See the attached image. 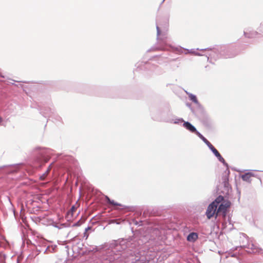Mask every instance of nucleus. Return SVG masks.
Listing matches in <instances>:
<instances>
[{"instance_id":"1","label":"nucleus","mask_w":263,"mask_h":263,"mask_svg":"<svg viewBox=\"0 0 263 263\" xmlns=\"http://www.w3.org/2000/svg\"><path fill=\"white\" fill-rule=\"evenodd\" d=\"M136 246V242L132 239L114 240L109 244L108 249L101 255L99 263H114L119 258L123 251L126 249L132 251Z\"/></svg>"},{"instance_id":"2","label":"nucleus","mask_w":263,"mask_h":263,"mask_svg":"<svg viewBox=\"0 0 263 263\" xmlns=\"http://www.w3.org/2000/svg\"><path fill=\"white\" fill-rule=\"evenodd\" d=\"M52 155V150L46 147H37L34 149V161L41 167L42 164L47 162Z\"/></svg>"},{"instance_id":"3","label":"nucleus","mask_w":263,"mask_h":263,"mask_svg":"<svg viewBox=\"0 0 263 263\" xmlns=\"http://www.w3.org/2000/svg\"><path fill=\"white\" fill-rule=\"evenodd\" d=\"M224 49V47H220V45H215L212 48L210 47L204 49L197 48L196 50L202 51H207L208 52L206 53L205 57L207 58L208 61L213 63L212 60L216 61L217 59L222 58L220 52H222Z\"/></svg>"},{"instance_id":"4","label":"nucleus","mask_w":263,"mask_h":263,"mask_svg":"<svg viewBox=\"0 0 263 263\" xmlns=\"http://www.w3.org/2000/svg\"><path fill=\"white\" fill-rule=\"evenodd\" d=\"M154 50H172L173 51H176L178 54H181L183 52V50H185L186 51L185 52V54H186L187 53H192L195 55V53L196 52L194 49H187L184 48H182L180 46L178 47H174L171 45H168L166 43H161L160 45L158 48H154Z\"/></svg>"},{"instance_id":"5","label":"nucleus","mask_w":263,"mask_h":263,"mask_svg":"<svg viewBox=\"0 0 263 263\" xmlns=\"http://www.w3.org/2000/svg\"><path fill=\"white\" fill-rule=\"evenodd\" d=\"M23 163H18L9 165H3L0 166V174H12L17 172L20 168V166Z\"/></svg>"},{"instance_id":"6","label":"nucleus","mask_w":263,"mask_h":263,"mask_svg":"<svg viewBox=\"0 0 263 263\" xmlns=\"http://www.w3.org/2000/svg\"><path fill=\"white\" fill-rule=\"evenodd\" d=\"M220 47H224L225 49L223 51L220 52L222 58H231L235 57L237 54V52L235 51L234 48L229 45H220Z\"/></svg>"},{"instance_id":"7","label":"nucleus","mask_w":263,"mask_h":263,"mask_svg":"<svg viewBox=\"0 0 263 263\" xmlns=\"http://www.w3.org/2000/svg\"><path fill=\"white\" fill-rule=\"evenodd\" d=\"M227 168L222 174V184L223 185L224 191L229 192L230 189H231V186L229 184V176L230 172L228 167H226Z\"/></svg>"},{"instance_id":"8","label":"nucleus","mask_w":263,"mask_h":263,"mask_svg":"<svg viewBox=\"0 0 263 263\" xmlns=\"http://www.w3.org/2000/svg\"><path fill=\"white\" fill-rule=\"evenodd\" d=\"M166 220H159L157 221V224L155 225L153 228L154 231L155 232L156 235H159L161 233V230H164L168 228L167 225Z\"/></svg>"},{"instance_id":"9","label":"nucleus","mask_w":263,"mask_h":263,"mask_svg":"<svg viewBox=\"0 0 263 263\" xmlns=\"http://www.w3.org/2000/svg\"><path fill=\"white\" fill-rule=\"evenodd\" d=\"M40 113L45 118H49L55 115L54 109L50 107H42L40 108Z\"/></svg>"},{"instance_id":"10","label":"nucleus","mask_w":263,"mask_h":263,"mask_svg":"<svg viewBox=\"0 0 263 263\" xmlns=\"http://www.w3.org/2000/svg\"><path fill=\"white\" fill-rule=\"evenodd\" d=\"M231 205V202L228 200H226L223 201L219 205L218 208H217L216 214V218L218 216V215L221 213V212L228 211V209L230 207Z\"/></svg>"},{"instance_id":"11","label":"nucleus","mask_w":263,"mask_h":263,"mask_svg":"<svg viewBox=\"0 0 263 263\" xmlns=\"http://www.w3.org/2000/svg\"><path fill=\"white\" fill-rule=\"evenodd\" d=\"M243 34L246 38L248 39H255L260 35L258 31H255L251 28H245L243 31Z\"/></svg>"},{"instance_id":"12","label":"nucleus","mask_w":263,"mask_h":263,"mask_svg":"<svg viewBox=\"0 0 263 263\" xmlns=\"http://www.w3.org/2000/svg\"><path fill=\"white\" fill-rule=\"evenodd\" d=\"M217 206L214 204V203H211L206 211L205 215L208 219H211L215 215H216Z\"/></svg>"},{"instance_id":"13","label":"nucleus","mask_w":263,"mask_h":263,"mask_svg":"<svg viewBox=\"0 0 263 263\" xmlns=\"http://www.w3.org/2000/svg\"><path fill=\"white\" fill-rule=\"evenodd\" d=\"M209 148L220 162L222 163L226 167H228V164L212 144L209 146Z\"/></svg>"},{"instance_id":"14","label":"nucleus","mask_w":263,"mask_h":263,"mask_svg":"<svg viewBox=\"0 0 263 263\" xmlns=\"http://www.w3.org/2000/svg\"><path fill=\"white\" fill-rule=\"evenodd\" d=\"M149 64L147 62H139L135 65L136 67L135 70L139 71L140 70H145L149 67Z\"/></svg>"},{"instance_id":"15","label":"nucleus","mask_w":263,"mask_h":263,"mask_svg":"<svg viewBox=\"0 0 263 263\" xmlns=\"http://www.w3.org/2000/svg\"><path fill=\"white\" fill-rule=\"evenodd\" d=\"M186 93L188 95L189 98L190 100H191L192 102H193L194 103H195L198 107L201 109H203L202 106L200 104L199 101H198V99L196 97V96L195 95H193L190 92H189L186 91H185Z\"/></svg>"},{"instance_id":"16","label":"nucleus","mask_w":263,"mask_h":263,"mask_svg":"<svg viewBox=\"0 0 263 263\" xmlns=\"http://www.w3.org/2000/svg\"><path fill=\"white\" fill-rule=\"evenodd\" d=\"M183 126L185 129L190 131L191 133H194L195 132H196V128L190 122L184 121L183 123Z\"/></svg>"},{"instance_id":"17","label":"nucleus","mask_w":263,"mask_h":263,"mask_svg":"<svg viewBox=\"0 0 263 263\" xmlns=\"http://www.w3.org/2000/svg\"><path fill=\"white\" fill-rule=\"evenodd\" d=\"M164 121L165 122H169V123H173L174 124H180V123H181L182 122L184 123V121L183 120V119L182 118H175V120H174L173 119H171V118H166L164 119Z\"/></svg>"},{"instance_id":"18","label":"nucleus","mask_w":263,"mask_h":263,"mask_svg":"<svg viewBox=\"0 0 263 263\" xmlns=\"http://www.w3.org/2000/svg\"><path fill=\"white\" fill-rule=\"evenodd\" d=\"M198 238V234L195 232L190 233L187 236L186 239L190 242H194Z\"/></svg>"},{"instance_id":"19","label":"nucleus","mask_w":263,"mask_h":263,"mask_svg":"<svg viewBox=\"0 0 263 263\" xmlns=\"http://www.w3.org/2000/svg\"><path fill=\"white\" fill-rule=\"evenodd\" d=\"M226 200L224 197L222 195H219L212 203H214V204L217 206L219 204H220L223 201Z\"/></svg>"},{"instance_id":"20","label":"nucleus","mask_w":263,"mask_h":263,"mask_svg":"<svg viewBox=\"0 0 263 263\" xmlns=\"http://www.w3.org/2000/svg\"><path fill=\"white\" fill-rule=\"evenodd\" d=\"M105 199L107 203L109 204H111L112 205H118V206H122L120 203H119L117 202H115L113 200H111L107 196H105Z\"/></svg>"},{"instance_id":"21","label":"nucleus","mask_w":263,"mask_h":263,"mask_svg":"<svg viewBox=\"0 0 263 263\" xmlns=\"http://www.w3.org/2000/svg\"><path fill=\"white\" fill-rule=\"evenodd\" d=\"M241 178L243 181H246L248 183L251 182V179L250 176V174L248 173H246L242 175Z\"/></svg>"},{"instance_id":"22","label":"nucleus","mask_w":263,"mask_h":263,"mask_svg":"<svg viewBox=\"0 0 263 263\" xmlns=\"http://www.w3.org/2000/svg\"><path fill=\"white\" fill-rule=\"evenodd\" d=\"M158 21H159V23H157V25H156V29H157V40H159V36L161 34V30H160V29L159 27V25H160V18H159L158 19Z\"/></svg>"},{"instance_id":"23","label":"nucleus","mask_w":263,"mask_h":263,"mask_svg":"<svg viewBox=\"0 0 263 263\" xmlns=\"http://www.w3.org/2000/svg\"><path fill=\"white\" fill-rule=\"evenodd\" d=\"M76 210V206L74 205H72L71 207L70 210L67 212L66 218L67 219L69 218V217L70 215L72 216L73 214V212H75Z\"/></svg>"},{"instance_id":"24","label":"nucleus","mask_w":263,"mask_h":263,"mask_svg":"<svg viewBox=\"0 0 263 263\" xmlns=\"http://www.w3.org/2000/svg\"><path fill=\"white\" fill-rule=\"evenodd\" d=\"M257 31L260 35L263 36V21L260 23L259 26L257 28Z\"/></svg>"},{"instance_id":"25","label":"nucleus","mask_w":263,"mask_h":263,"mask_svg":"<svg viewBox=\"0 0 263 263\" xmlns=\"http://www.w3.org/2000/svg\"><path fill=\"white\" fill-rule=\"evenodd\" d=\"M85 221V219H82L81 218L77 222L72 224V227H79Z\"/></svg>"},{"instance_id":"26","label":"nucleus","mask_w":263,"mask_h":263,"mask_svg":"<svg viewBox=\"0 0 263 263\" xmlns=\"http://www.w3.org/2000/svg\"><path fill=\"white\" fill-rule=\"evenodd\" d=\"M54 248H52L51 249H50V247H47L46 248V249L44 251V253L45 254V253H47L48 252V251L52 253L53 252H54Z\"/></svg>"},{"instance_id":"27","label":"nucleus","mask_w":263,"mask_h":263,"mask_svg":"<svg viewBox=\"0 0 263 263\" xmlns=\"http://www.w3.org/2000/svg\"><path fill=\"white\" fill-rule=\"evenodd\" d=\"M194 133L201 140H202L203 139V138H204V137L200 132H199L197 129H196V132H195Z\"/></svg>"},{"instance_id":"28","label":"nucleus","mask_w":263,"mask_h":263,"mask_svg":"<svg viewBox=\"0 0 263 263\" xmlns=\"http://www.w3.org/2000/svg\"><path fill=\"white\" fill-rule=\"evenodd\" d=\"M194 133L201 140H202L203 139V138H204V137L200 132H199L197 129H196V132H195Z\"/></svg>"},{"instance_id":"29","label":"nucleus","mask_w":263,"mask_h":263,"mask_svg":"<svg viewBox=\"0 0 263 263\" xmlns=\"http://www.w3.org/2000/svg\"><path fill=\"white\" fill-rule=\"evenodd\" d=\"M194 133L201 140H202L203 139V138H204V137L200 132H199L197 129H196V132H195Z\"/></svg>"},{"instance_id":"30","label":"nucleus","mask_w":263,"mask_h":263,"mask_svg":"<svg viewBox=\"0 0 263 263\" xmlns=\"http://www.w3.org/2000/svg\"><path fill=\"white\" fill-rule=\"evenodd\" d=\"M194 133L201 140H202L203 139V138H204V137L200 132H199L197 129H196V132H195Z\"/></svg>"},{"instance_id":"31","label":"nucleus","mask_w":263,"mask_h":263,"mask_svg":"<svg viewBox=\"0 0 263 263\" xmlns=\"http://www.w3.org/2000/svg\"><path fill=\"white\" fill-rule=\"evenodd\" d=\"M194 133L201 140H202L203 139V138H204V137L200 132H199L197 129H196V132H195Z\"/></svg>"},{"instance_id":"32","label":"nucleus","mask_w":263,"mask_h":263,"mask_svg":"<svg viewBox=\"0 0 263 263\" xmlns=\"http://www.w3.org/2000/svg\"><path fill=\"white\" fill-rule=\"evenodd\" d=\"M48 173L49 172H47L46 171L44 173H43L41 176H40V179L42 180H44L47 176Z\"/></svg>"},{"instance_id":"33","label":"nucleus","mask_w":263,"mask_h":263,"mask_svg":"<svg viewBox=\"0 0 263 263\" xmlns=\"http://www.w3.org/2000/svg\"><path fill=\"white\" fill-rule=\"evenodd\" d=\"M109 223H116L117 224H119L120 222H119L117 219H111L109 220Z\"/></svg>"},{"instance_id":"34","label":"nucleus","mask_w":263,"mask_h":263,"mask_svg":"<svg viewBox=\"0 0 263 263\" xmlns=\"http://www.w3.org/2000/svg\"><path fill=\"white\" fill-rule=\"evenodd\" d=\"M134 223L135 225L140 226L143 224V221L141 220H140L139 221L136 220L135 221H134Z\"/></svg>"},{"instance_id":"35","label":"nucleus","mask_w":263,"mask_h":263,"mask_svg":"<svg viewBox=\"0 0 263 263\" xmlns=\"http://www.w3.org/2000/svg\"><path fill=\"white\" fill-rule=\"evenodd\" d=\"M227 212H228V211H224L221 212V213H220L222 215V217L224 219L226 218L227 215Z\"/></svg>"},{"instance_id":"36","label":"nucleus","mask_w":263,"mask_h":263,"mask_svg":"<svg viewBox=\"0 0 263 263\" xmlns=\"http://www.w3.org/2000/svg\"><path fill=\"white\" fill-rule=\"evenodd\" d=\"M155 110H154V111H152V112H151V116H152V118L154 120H158V119H157V118L156 117H155Z\"/></svg>"},{"instance_id":"37","label":"nucleus","mask_w":263,"mask_h":263,"mask_svg":"<svg viewBox=\"0 0 263 263\" xmlns=\"http://www.w3.org/2000/svg\"><path fill=\"white\" fill-rule=\"evenodd\" d=\"M169 17H170L169 13L166 14V15L165 16V23L166 24L168 23V20H169Z\"/></svg>"},{"instance_id":"38","label":"nucleus","mask_w":263,"mask_h":263,"mask_svg":"<svg viewBox=\"0 0 263 263\" xmlns=\"http://www.w3.org/2000/svg\"><path fill=\"white\" fill-rule=\"evenodd\" d=\"M203 142L208 146V147L209 146L212 145V144L206 139H205V140Z\"/></svg>"},{"instance_id":"39","label":"nucleus","mask_w":263,"mask_h":263,"mask_svg":"<svg viewBox=\"0 0 263 263\" xmlns=\"http://www.w3.org/2000/svg\"><path fill=\"white\" fill-rule=\"evenodd\" d=\"M203 142L208 146V147L209 146L212 145V144L206 139H205V140Z\"/></svg>"},{"instance_id":"40","label":"nucleus","mask_w":263,"mask_h":263,"mask_svg":"<svg viewBox=\"0 0 263 263\" xmlns=\"http://www.w3.org/2000/svg\"><path fill=\"white\" fill-rule=\"evenodd\" d=\"M247 248L249 249H251V250H254L255 249V246L253 244H249Z\"/></svg>"},{"instance_id":"41","label":"nucleus","mask_w":263,"mask_h":263,"mask_svg":"<svg viewBox=\"0 0 263 263\" xmlns=\"http://www.w3.org/2000/svg\"><path fill=\"white\" fill-rule=\"evenodd\" d=\"M135 263H149V261L147 260H139V261L136 262Z\"/></svg>"},{"instance_id":"42","label":"nucleus","mask_w":263,"mask_h":263,"mask_svg":"<svg viewBox=\"0 0 263 263\" xmlns=\"http://www.w3.org/2000/svg\"><path fill=\"white\" fill-rule=\"evenodd\" d=\"M195 55H197V56H205L206 53L205 54H202V53H199V52L196 51V52L195 53Z\"/></svg>"},{"instance_id":"43","label":"nucleus","mask_w":263,"mask_h":263,"mask_svg":"<svg viewBox=\"0 0 263 263\" xmlns=\"http://www.w3.org/2000/svg\"><path fill=\"white\" fill-rule=\"evenodd\" d=\"M53 164V163H51L49 166H48L47 170H46L47 171V172H49L52 168V165Z\"/></svg>"},{"instance_id":"44","label":"nucleus","mask_w":263,"mask_h":263,"mask_svg":"<svg viewBox=\"0 0 263 263\" xmlns=\"http://www.w3.org/2000/svg\"><path fill=\"white\" fill-rule=\"evenodd\" d=\"M229 255L232 256V257H235L236 256V253H232V252H229Z\"/></svg>"},{"instance_id":"45","label":"nucleus","mask_w":263,"mask_h":263,"mask_svg":"<svg viewBox=\"0 0 263 263\" xmlns=\"http://www.w3.org/2000/svg\"><path fill=\"white\" fill-rule=\"evenodd\" d=\"M84 237H86V239H87L88 237V234H87V232L85 231V232L84 233Z\"/></svg>"},{"instance_id":"46","label":"nucleus","mask_w":263,"mask_h":263,"mask_svg":"<svg viewBox=\"0 0 263 263\" xmlns=\"http://www.w3.org/2000/svg\"><path fill=\"white\" fill-rule=\"evenodd\" d=\"M248 173H249L250 174V177L255 176V174L254 173H253L252 172H248Z\"/></svg>"},{"instance_id":"47","label":"nucleus","mask_w":263,"mask_h":263,"mask_svg":"<svg viewBox=\"0 0 263 263\" xmlns=\"http://www.w3.org/2000/svg\"><path fill=\"white\" fill-rule=\"evenodd\" d=\"M91 229V227H87L86 228H85V231L86 232H87L89 230H90Z\"/></svg>"},{"instance_id":"48","label":"nucleus","mask_w":263,"mask_h":263,"mask_svg":"<svg viewBox=\"0 0 263 263\" xmlns=\"http://www.w3.org/2000/svg\"><path fill=\"white\" fill-rule=\"evenodd\" d=\"M7 199H8V201H9V202L10 203V204L11 205H12V203H11V200H10V198H9L8 196H7Z\"/></svg>"},{"instance_id":"49","label":"nucleus","mask_w":263,"mask_h":263,"mask_svg":"<svg viewBox=\"0 0 263 263\" xmlns=\"http://www.w3.org/2000/svg\"><path fill=\"white\" fill-rule=\"evenodd\" d=\"M228 222H229V224H231V225H232V226H233V224H232V223H231V220H230V216H229V217H228Z\"/></svg>"},{"instance_id":"50","label":"nucleus","mask_w":263,"mask_h":263,"mask_svg":"<svg viewBox=\"0 0 263 263\" xmlns=\"http://www.w3.org/2000/svg\"><path fill=\"white\" fill-rule=\"evenodd\" d=\"M242 246H239V247H236L235 248H233L232 250H237L238 248H242Z\"/></svg>"},{"instance_id":"51","label":"nucleus","mask_w":263,"mask_h":263,"mask_svg":"<svg viewBox=\"0 0 263 263\" xmlns=\"http://www.w3.org/2000/svg\"><path fill=\"white\" fill-rule=\"evenodd\" d=\"M36 251L39 253L41 252L43 250L42 249H37L36 248Z\"/></svg>"},{"instance_id":"52","label":"nucleus","mask_w":263,"mask_h":263,"mask_svg":"<svg viewBox=\"0 0 263 263\" xmlns=\"http://www.w3.org/2000/svg\"><path fill=\"white\" fill-rule=\"evenodd\" d=\"M61 119V118L58 116H57V120L60 121Z\"/></svg>"},{"instance_id":"53","label":"nucleus","mask_w":263,"mask_h":263,"mask_svg":"<svg viewBox=\"0 0 263 263\" xmlns=\"http://www.w3.org/2000/svg\"><path fill=\"white\" fill-rule=\"evenodd\" d=\"M66 223H64V224H62L61 226H64V227H67V226H66Z\"/></svg>"},{"instance_id":"54","label":"nucleus","mask_w":263,"mask_h":263,"mask_svg":"<svg viewBox=\"0 0 263 263\" xmlns=\"http://www.w3.org/2000/svg\"><path fill=\"white\" fill-rule=\"evenodd\" d=\"M2 118L0 117V123L2 122Z\"/></svg>"},{"instance_id":"55","label":"nucleus","mask_w":263,"mask_h":263,"mask_svg":"<svg viewBox=\"0 0 263 263\" xmlns=\"http://www.w3.org/2000/svg\"><path fill=\"white\" fill-rule=\"evenodd\" d=\"M170 115L172 116V117H174V116L172 115V114L171 112H170Z\"/></svg>"},{"instance_id":"56","label":"nucleus","mask_w":263,"mask_h":263,"mask_svg":"<svg viewBox=\"0 0 263 263\" xmlns=\"http://www.w3.org/2000/svg\"><path fill=\"white\" fill-rule=\"evenodd\" d=\"M205 139L206 138L204 137V138H203V139L202 140L203 141H204L205 140Z\"/></svg>"},{"instance_id":"57","label":"nucleus","mask_w":263,"mask_h":263,"mask_svg":"<svg viewBox=\"0 0 263 263\" xmlns=\"http://www.w3.org/2000/svg\"><path fill=\"white\" fill-rule=\"evenodd\" d=\"M186 105H187L188 106H189V107H190V106H191V105H190V104H187Z\"/></svg>"},{"instance_id":"58","label":"nucleus","mask_w":263,"mask_h":263,"mask_svg":"<svg viewBox=\"0 0 263 263\" xmlns=\"http://www.w3.org/2000/svg\"><path fill=\"white\" fill-rule=\"evenodd\" d=\"M57 228H59V229H61L60 227H59L58 226H55Z\"/></svg>"},{"instance_id":"59","label":"nucleus","mask_w":263,"mask_h":263,"mask_svg":"<svg viewBox=\"0 0 263 263\" xmlns=\"http://www.w3.org/2000/svg\"><path fill=\"white\" fill-rule=\"evenodd\" d=\"M259 180H260V182H261V178H259Z\"/></svg>"},{"instance_id":"60","label":"nucleus","mask_w":263,"mask_h":263,"mask_svg":"<svg viewBox=\"0 0 263 263\" xmlns=\"http://www.w3.org/2000/svg\"><path fill=\"white\" fill-rule=\"evenodd\" d=\"M164 2V1H163H163H162V3H161V4H162V3H163Z\"/></svg>"},{"instance_id":"61","label":"nucleus","mask_w":263,"mask_h":263,"mask_svg":"<svg viewBox=\"0 0 263 263\" xmlns=\"http://www.w3.org/2000/svg\"><path fill=\"white\" fill-rule=\"evenodd\" d=\"M165 0H163V1H164Z\"/></svg>"}]
</instances>
